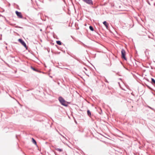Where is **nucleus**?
Wrapping results in <instances>:
<instances>
[{"label":"nucleus","instance_id":"11","mask_svg":"<svg viewBox=\"0 0 155 155\" xmlns=\"http://www.w3.org/2000/svg\"><path fill=\"white\" fill-rule=\"evenodd\" d=\"M32 142H33V143H34L35 144V145H36V144H37L36 142L35 141V140H34V139L33 138H32Z\"/></svg>","mask_w":155,"mask_h":155},{"label":"nucleus","instance_id":"8","mask_svg":"<svg viewBox=\"0 0 155 155\" xmlns=\"http://www.w3.org/2000/svg\"><path fill=\"white\" fill-rule=\"evenodd\" d=\"M87 113L88 115L90 117L91 116V112L89 111V110H87Z\"/></svg>","mask_w":155,"mask_h":155},{"label":"nucleus","instance_id":"7","mask_svg":"<svg viewBox=\"0 0 155 155\" xmlns=\"http://www.w3.org/2000/svg\"><path fill=\"white\" fill-rule=\"evenodd\" d=\"M151 83L152 84H155V80L153 78H151Z\"/></svg>","mask_w":155,"mask_h":155},{"label":"nucleus","instance_id":"3","mask_svg":"<svg viewBox=\"0 0 155 155\" xmlns=\"http://www.w3.org/2000/svg\"><path fill=\"white\" fill-rule=\"evenodd\" d=\"M15 13L19 18H23V16L21 12L16 11L15 12Z\"/></svg>","mask_w":155,"mask_h":155},{"label":"nucleus","instance_id":"1","mask_svg":"<svg viewBox=\"0 0 155 155\" xmlns=\"http://www.w3.org/2000/svg\"><path fill=\"white\" fill-rule=\"evenodd\" d=\"M59 100L60 102L62 105H64V106H67V104L66 102L65 101L64 99L62 97H59Z\"/></svg>","mask_w":155,"mask_h":155},{"label":"nucleus","instance_id":"9","mask_svg":"<svg viewBox=\"0 0 155 155\" xmlns=\"http://www.w3.org/2000/svg\"><path fill=\"white\" fill-rule=\"evenodd\" d=\"M56 150H57L59 152H62L63 151V150L62 149H59L58 148H56Z\"/></svg>","mask_w":155,"mask_h":155},{"label":"nucleus","instance_id":"10","mask_svg":"<svg viewBox=\"0 0 155 155\" xmlns=\"http://www.w3.org/2000/svg\"><path fill=\"white\" fill-rule=\"evenodd\" d=\"M56 43L59 45H61V42L59 41H56Z\"/></svg>","mask_w":155,"mask_h":155},{"label":"nucleus","instance_id":"6","mask_svg":"<svg viewBox=\"0 0 155 155\" xmlns=\"http://www.w3.org/2000/svg\"><path fill=\"white\" fill-rule=\"evenodd\" d=\"M103 23L104 24V25L105 26L106 28L107 29H108V25H109L107 23L106 21H104L103 22Z\"/></svg>","mask_w":155,"mask_h":155},{"label":"nucleus","instance_id":"13","mask_svg":"<svg viewBox=\"0 0 155 155\" xmlns=\"http://www.w3.org/2000/svg\"><path fill=\"white\" fill-rule=\"evenodd\" d=\"M31 68L33 70H34V71H37V70L35 68H34L31 67Z\"/></svg>","mask_w":155,"mask_h":155},{"label":"nucleus","instance_id":"5","mask_svg":"<svg viewBox=\"0 0 155 155\" xmlns=\"http://www.w3.org/2000/svg\"><path fill=\"white\" fill-rule=\"evenodd\" d=\"M84 2L89 4H92V0H82Z\"/></svg>","mask_w":155,"mask_h":155},{"label":"nucleus","instance_id":"12","mask_svg":"<svg viewBox=\"0 0 155 155\" xmlns=\"http://www.w3.org/2000/svg\"><path fill=\"white\" fill-rule=\"evenodd\" d=\"M89 28L92 31H94V29L93 27L91 26H90L89 27Z\"/></svg>","mask_w":155,"mask_h":155},{"label":"nucleus","instance_id":"4","mask_svg":"<svg viewBox=\"0 0 155 155\" xmlns=\"http://www.w3.org/2000/svg\"><path fill=\"white\" fill-rule=\"evenodd\" d=\"M18 41L25 47H26V44L25 43V42L22 39H18Z\"/></svg>","mask_w":155,"mask_h":155},{"label":"nucleus","instance_id":"2","mask_svg":"<svg viewBox=\"0 0 155 155\" xmlns=\"http://www.w3.org/2000/svg\"><path fill=\"white\" fill-rule=\"evenodd\" d=\"M126 52L123 49L121 51V57L122 58L125 60H126V58L125 57Z\"/></svg>","mask_w":155,"mask_h":155}]
</instances>
